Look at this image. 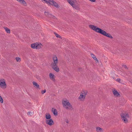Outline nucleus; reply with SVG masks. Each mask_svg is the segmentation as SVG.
I'll use <instances>...</instances> for the list:
<instances>
[{
	"label": "nucleus",
	"instance_id": "5",
	"mask_svg": "<svg viewBox=\"0 0 132 132\" xmlns=\"http://www.w3.org/2000/svg\"><path fill=\"white\" fill-rule=\"evenodd\" d=\"M43 46L41 43H38L32 44L31 45V47L33 49H39L41 48Z\"/></svg>",
	"mask_w": 132,
	"mask_h": 132
},
{
	"label": "nucleus",
	"instance_id": "21",
	"mask_svg": "<svg viewBox=\"0 0 132 132\" xmlns=\"http://www.w3.org/2000/svg\"><path fill=\"white\" fill-rule=\"evenodd\" d=\"M54 34L56 36L57 38H61V37L58 34L55 32Z\"/></svg>",
	"mask_w": 132,
	"mask_h": 132
},
{
	"label": "nucleus",
	"instance_id": "17",
	"mask_svg": "<svg viewBox=\"0 0 132 132\" xmlns=\"http://www.w3.org/2000/svg\"><path fill=\"white\" fill-rule=\"evenodd\" d=\"M4 28L7 33L9 34L10 33V30L7 27H4Z\"/></svg>",
	"mask_w": 132,
	"mask_h": 132
},
{
	"label": "nucleus",
	"instance_id": "29",
	"mask_svg": "<svg viewBox=\"0 0 132 132\" xmlns=\"http://www.w3.org/2000/svg\"><path fill=\"white\" fill-rule=\"evenodd\" d=\"M82 68H79L78 70L79 71H80V72H81V71H82Z\"/></svg>",
	"mask_w": 132,
	"mask_h": 132
},
{
	"label": "nucleus",
	"instance_id": "8",
	"mask_svg": "<svg viewBox=\"0 0 132 132\" xmlns=\"http://www.w3.org/2000/svg\"><path fill=\"white\" fill-rule=\"evenodd\" d=\"M46 123L50 126H51L54 124L53 120L52 119L48 120H46Z\"/></svg>",
	"mask_w": 132,
	"mask_h": 132
},
{
	"label": "nucleus",
	"instance_id": "1",
	"mask_svg": "<svg viewBox=\"0 0 132 132\" xmlns=\"http://www.w3.org/2000/svg\"><path fill=\"white\" fill-rule=\"evenodd\" d=\"M89 27L90 29L95 31L96 32L100 33L110 38H113V37L110 34L107 33L105 31L96 26L93 25H89Z\"/></svg>",
	"mask_w": 132,
	"mask_h": 132
},
{
	"label": "nucleus",
	"instance_id": "3",
	"mask_svg": "<svg viewBox=\"0 0 132 132\" xmlns=\"http://www.w3.org/2000/svg\"><path fill=\"white\" fill-rule=\"evenodd\" d=\"M62 102L63 107H65L66 109H69L70 110L73 109L72 106L68 101H62Z\"/></svg>",
	"mask_w": 132,
	"mask_h": 132
},
{
	"label": "nucleus",
	"instance_id": "24",
	"mask_svg": "<svg viewBox=\"0 0 132 132\" xmlns=\"http://www.w3.org/2000/svg\"><path fill=\"white\" fill-rule=\"evenodd\" d=\"M45 15L47 17L48 16L49 14L50 13H49L48 12H46L45 11L44 12Z\"/></svg>",
	"mask_w": 132,
	"mask_h": 132
},
{
	"label": "nucleus",
	"instance_id": "23",
	"mask_svg": "<svg viewBox=\"0 0 132 132\" xmlns=\"http://www.w3.org/2000/svg\"><path fill=\"white\" fill-rule=\"evenodd\" d=\"M91 56H92V58L94 59V60H95L96 59V57L93 54H91Z\"/></svg>",
	"mask_w": 132,
	"mask_h": 132
},
{
	"label": "nucleus",
	"instance_id": "25",
	"mask_svg": "<svg viewBox=\"0 0 132 132\" xmlns=\"http://www.w3.org/2000/svg\"><path fill=\"white\" fill-rule=\"evenodd\" d=\"M28 115L30 116H32L33 114L32 112H31L29 111L28 112Z\"/></svg>",
	"mask_w": 132,
	"mask_h": 132
},
{
	"label": "nucleus",
	"instance_id": "11",
	"mask_svg": "<svg viewBox=\"0 0 132 132\" xmlns=\"http://www.w3.org/2000/svg\"><path fill=\"white\" fill-rule=\"evenodd\" d=\"M113 93L114 96L117 97H120V94L118 93V91L116 90H114L113 91Z\"/></svg>",
	"mask_w": 132,
	"mask_h": 132
},
{
	"label": "nucleus",
	"instance_id": "26",
	"mask_svg": "<svg viewBox=\"0 0 132 132\" xmlns=\"http://www.w3.org/2000/svg\"><path fill=\"white\" fill-rule=\"evenodd\" d=\"M21 61V59L19 57H17V62H20Z\"/></svg>",
	"mask_w": 132,
	"mask_h": 132
},
{
	"label": "nucleus",
	"instance_id": "2",
	"mask_svg": "<svg viewBox=\"0 0 132 132\" xmlns=\"http://www.w3.org/2000/svg\"><path fill=\"white\" fill-rule=\"evenodd\" d=\"M54 62L51 63L52 68L57 72H58L59 71V68L57 66V64L58 63V61L56 56H54L53 57Z\"/></svg>",
	"mask_w": 132,
	"mask_h": 132
},
{
	"label": "nucleus",
	"instance_id": "4",
	"mask_svg": "<svg viewBox=\"0 0 132 132\" xmlns=\"http://www.w3.org/2000/svg\"><path fill=\"white\" fill-rule=\"evenodd\" d=\"M120 115L122 119L124 122L126 123L128 122V120L127 118L129 117V115L128 113L122 112L120 114Z\"/></svg>",
	"mask_w": 132,
	"mask_h": 132
},
{
	"label": "nucleus",
	"instance_id": "20",
	"mask_svg": "<svg viewBox=\"0 0 132 132\" xmlns=\"http://www.w3.org/2000/svg\"><path fill=\"white\" fill-rule=\"evenodd\" d=\"M102 129L101 128L99 127H97L96 128V131L97 132H100L101 131H100Z\"/></svg>",
	"mask_w": 132,
	"mask_h": 132
},
{
	"label": "nucleus",
	"instance_id": "27",
	"mask_svg": "<svg viewBox=\"0 0 132 132\" xmlns=\"http://www.w3.org/2000/svg\"><path fill=\"white\" fill-rule=\"evenodd\" d=\"M46 92V90L45 89L44 90H42L41 91V93L42 94H44V93H45Z\"/></svg>",
	"mask_w": 132,
	"mask_h": 132
},
{
	"label": "nucleus",
	"instance_id": "15",
	"mask_svg": "<svg viewBox=\"0 0 132 132\" xmlns=\"http://www.w3.org/2000/svg\"><path fill=\"white\" fill-rule=\"evenodd\" d=\"M50 77V79L53 80H55L54 76L53 74L52 73H50L49 74Z\"/></svg>",
	"mask_w": 132,
	"mask_h": 132
},
{
	"label": "nucleus",
	"instance_id": "12",
	"mask_svg": "<svg viewBox=\"0 0 132 132\" xmlns=\"http://www.w3.org/2000/svg\"><path fill=\"white\" fill-rule=\"evenodd\" d=\"M32 83L34 87L36 88H39V85L35 81H33Z\"/></svg>",
	"mask_w": 132,
	"mask_h": 132
},
{
	"label": "nucleus",
	"instance_id": "14",
	"mask_svg": "<svg viewBox=\"0 0 132 132\" xmlns=\"http://www.w3.org/2000/svg\"><path fill=\"white\" fill-rule=\"evenodd\" d=\"M52 112L55 116H56L57 114V111L56 109L52 108Z\"/></svg>",
	"mask_w": 132,
	"mask_h": 132
},
{
	"label": "nucleus",
	"instance_id": "30",
	"mask_svg": "<svg viewBox=\"0 0 132 132\" xmlns=\"http://www.w3.org/2000/svg\"><path fill=\"white\" fill-rule=\"evenodd\" d=\"M116 80L118 82H120V79L118 78Z\"/></svg>",
	"mask_w": 132,
	"mask_h": 132
},
{
	"label": "nucleus",
	"instance_id": "18",
	"mask_svg": "<svg viewBox=\"0 0 132 132\" xmlns=\"http://www.w3.org/2000/svg\"><path fill=\"white\" fill-rule=\"evenodd\" d=\"M47 17L49 18H53V19H54L55 18V16H53L50 13Z\"/></svg>",
	"mask_w": 132,
	"mask_h": 132
},
{
	"label": "nucleus",
	"instance_id": "9",
	"mask_svg": "<svg viewBox=\"0 0 132 132\" xmlns=\"http://www.w3.org/2000/svg\"><path fill=\"white\" fill-rule=\"evenodd\" d=\"M17 1L19 2L21 5L24 6H26L27 4L26 2L24 0H17Z\"/></svg>",
	"mask_w": 132,
	"mask_h": 132
},
{
	"label": "nucleus",
	"instance_id": "13",
	"mask_svg": "<svg viewBox=\"0 0 132 132\" xmlns=\"http://www.w3.org/2000/svg\"><path fill=\"white\" fill-rule=\"evenodd\" d=\"M45 117L47 120H48L51 119V116L49 113H46L45 114Z\"/></svg>",
	"mask_w": 132,
	"mask_h": 132
},
{
	"label": "nucleus",
	"instance_id": "6",
	"mask_svg": "<svg viewBox=\"0 0 132 132\" xmlns=\"http://www.w3.org/2000/svg\"><path fill=\"white\" fill-rule=\"evenodd\" d=\"M0 87L2 88L5 89L6 87L5 80L3 79H0Z\"/></svg>",
	"mask_w": 132,
	"mask_h": 132
},
{
	"label": "nucleus",
	"instance_id": "31",
	"mask_svg": "<svg viewBox=\"0 0 132 132\" xmlns=\"http://www.w3.org/2000/svg\"><path fill=\"white\" fill-rule=\"evenodd\" d=\"M89 0L92 2H95L96 1V0Z\"/></svg>",
	"mask_w": 132,
	"mask_h": 132
},
{
	"label": "nucleus",
	"instance_id": "16",
	"mask_svg": "<svg viewBox=\"0 0 132 132\" xmlns=\"http://www.w3.org/2000/svg\"><path fill=\"white\" fill-rule=\"evenodd\" d=\"M67 1L70 5L71 4L75 3L76 1V0H67Z\"/></svg>",
	"mask_w": 132,
	"mask_h": 132
},
{
	"label": "nucleus",
	"instance_id": "32",
	"mask_svg": "<svg viewBox=\"0 0 132 132\" xmlns=\"http://www.w3.org/2000/svg\"><path fill=\"white\" fill-rule=\"evenodd\" d=\"M95 59V61H97V62L98 63V60H97V58H96V59Z\"/></svg>",
	"mask_w": 132,
	"mask_h": 132
},
{
	"label": "nucleus",
	"instance_id": "35",
	"mask_svg": "<svg viewBox=\"0 0 132 132\" xmlns=\"http://www.w3.org/2000/svg\"><path fill=\"white\" fill-rule=\"evenodd\" d=\"M15 59L16 60V57L15 58Z\"/></svg>",
	"mask_w": 132,
	"mask_h": 132
},
{
	"label": "nucleus",
	"instance_id": "34",
	"mask_svg": "<svg viewBox=\"0 0 132 132\" xmlns=\"http://www.w3.org/2000/svg\"><path fill=\"white\" fill-rule=\"evenodd\" d=\"M66 122L67 123H69V121H68V120H67V121H66Z\"/></svg>",
	"mask_w": 132,
	"mask_h": 132
},
{
	"label": "nucleus",
	"instance_id": "10",
	"mask_svg": "<svg viewBox=\"0 0 132 132\" xmlns=\"http://www.w3.org/2000/svg\"><path fill=\"white\" fill-rule=\"evenodd\" d=\"M71 4V5L76 10H79L80 9L78 5H76L75 4V3Z\"/></svg>",
	"mask_w": 132,
	"mask_h": 132
},
{
	"label": "nucleus",
	"instance_id": "19",
	"mask_svg": "<svg viewBox=\"0 0 132 132\" xmlns=\"http://www.w3.org/2000/svg\"><path fill=\"white\" fill-rule=\"evenodd\" d=\"M42 1L43 2H45L48 5H49V4L50 3V1H49V0L47 1L46 0H42Z\"/></svg>",
	"mask_w": 132,
	"mask_h": 132
},
{
	"label": "nucleus",
	"instance_id": "28",
	"mask_svg": "<svg viewBox=\"0 0 132 132\" xmlns=\"http://www.w3.org/2000/svg\"><path fill=\"white\" fill-rule=\"evenodd\" d=\"M122 66L124 67L125 69H128V67H127V66L124 64H123L122 65Z\"/></svg>",
	"mask_w": 132,
	"mask_h": 132
},
{
	"label": "nucleus",
	"instance_id": "33",
	"mask_svg": "<svg viewBox=\"0 0 132 132\" xmlns=\"http://www.w3.org/2000/svg\"><path fill=\"white\" fill-rule=\"evenodd\" d=\"M40 131H41V132H43V130H42V129L40 130Z\"/></svg>",
	"mask_w": 132,
	"mask_h": 132
},
{
	"label": "nucleus",
	"instance_id": "7",
	"mask_svg": "<svg viewBox=\"0 0 132 132\" xmlns=\"http://www.w3.org/2000/svg\"><path fill=\"white\" fill-rule=\"evenodd\" d=\"M87 91L85 92L84 91H82L80 93V95L79 97V98L81 100H82V99L84 100V99L85 98L86 95L87 94Z\"/></svg>",
	"mask_w": 132,
	"mask_h": 132
},
{
	"label": "nucleus",
	"instance_id": "22",
	"mask_svg": "<svg viewBox=\"0 0 132 132\" xmlns=\"http://www.w3.org/2000/svg\"><path fill=\"white\" fill-rule=\"evenodd\" d=\"M0 102L2 103H3V100L0 95Z\"/></svg>",
	"mask_w": 132,
	"mask_h": 132
}]
</instances>
